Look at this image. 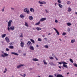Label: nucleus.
<instances>
[{
	"mask_svg": "<svg viewBox=\"0 0 77 77\" xmlns=\"http://www.w3.org/2000/svg\"><path fill=\"white\" fill-rule=\"evenodd\" d=\"M12 21V20H10L8 22V31H10L11 30H14L15 29V27L14 26H11V24ZM9 27H10V28Z\"/></svg>",
	"mask_w": 77,
	"mask_h": 77,
	"instance_id": "nucleus-1",
	"label": "nucleus"
},
{
	"mask_svg": "<svg viewBox=\"0 0 77 77\" xmlns=\"http://www.w3.org/2000/svg\"><path fill=\"white\" fill-rule=\"evenodd\" d=\"M23 11L25 12H26L28 14H30L29 10V9L26 8H25L24 9Z\"/></svg>",
	"mask_w": 77,
	"mask_h": 77,
	"instance_id": "nucleus-2",
	"label": "nucleus"
},
{
	"mask_svg": "<svg viewBox=\"0 0 77 77\" xmlns=\"http://www.w3.org/2000/svg\"><path fill=\"white\" fill-rule=\"evenodd\" d=\"M4 54H2L1 55V57H5V56H8L9 54L6 53H4Z\"/></svg>",
	"mask_w": 77,
	"mask_h": 77,
	"instance_id": "nucleus-3",
	"label": "nucleus"
},
{
	"mask_svg": "<svg viewBox=\"0 0 77 77\" xmlns=\"http://www.w3.org/2000/svg\"><path fill=\"white\" fill-rule=\"evenodd\" d=\"M27 44L28 47H30V46H31L32 45V42L30 41H28L27 43Z\"/></svg>",
	"mask_w": 77,
	"mask_h": 77,
	"instance_id": "nucleus-4",
	"label": "nucleus"
},
{
	"mask_svg": "<svg viewBox=\"0 0 77 77\" xmlns=\"http://www.w3.org/2000/svg\"><path fill=\"white\" fill-rule=\"evenodd\" d=\"M24 64H20L18 65L17 66V68H21V66H22V67H23V66H24Z\"/></svg>",
	"mask_w": 77,
	"mask_h": 77,
	"instance_id": "nucleus-5",
	"label": "nucleus"
},
{
	"mask_svg": "<svg viewBox=\"0 0 77 77\" xmlns=\"http://www.w3.org/2000/svg\"><path fill=\"white\" fill-rule=\"evenodd\" d=\"M38 3L41 5H44V4H46V2H45L43 1L42 2H41L40 1H38Z\"/></svg>",
	"mask_w": 77,
	"mask_h": 77,
	"instance_id": "nucleus-6",
	"label": "nucleus"
},
{
	"mask_svg": "<svg viewBox=\"0 0 77 77\" xmlns=\"http://www.w3.org/2000/svg\"><path fill=\"white\" fill-rule=\"evenodd\" d=\"M53 29H54V30L56 31V33H57V35H59V31H58L56 29V28H54Z\"/></svg>",
	"mask_w": 77,
	"mask_h": 77,
	"instance_id": "nucleus-7",
	"label": "nucleus"
},
{
	"mask_svg": "<svg viewBox=\"0 0 77 77\" xmlns=\"http://www.w3.org/2000/svg\"><path fill=\"white\" fill-rule=\"evenodd\" d=\"M24 42H21L20 43V46H21V47H24Z\"/></svg>",
	"mask_w": 77,
	"mask_h": 77,
	"instance_id": "nucleus-8",
	"label": "nucleus"
},
{
	"mask_svg": "<svg viewBox=\"0 0 77 77\" xmlns=\"http://www.w3.org/2000/svg\"><path fill=\"white\" fill-rule=\"evenodd\" d=\"M5 39L6 40L7 42H9V38H8V37H6L5 38Z\"/></svg>",
	"mask_w": 77,
	"mask_h": 77,
	"instance_id": "nucleus-9",
	"label": "nucleus"
},
{
	"mask_svg": "<svg viewBox=\"0 0 77 77\" xmlns=\"http://www.w3.org/2000/svg\"><path fill=\"white\" fill-rule=\"evenodd\" d=\"M29 47V49H30V50H34V48L33 46H30Z\"/></svg>",
	"mask_w": 77,
	"mask_h": 77,
	"instance_id": "nucleus-10",
	"label": "nucleus"
},
{
	"mask_svg": "<svg viewBox=\"0 0 77 77\" xmlns=\"http://www.w3.org/2000/svg\"><path fill=\"white\" fill-rule=\"evenodd\" d=\"M57 77H64L63 76H62V75L61 74H58L56 76Z\"/></svg>",
	"mask_w": 77,
	"mask_h": 77,
	"instance_id": "nucleus-11",
	"label": "nucleus"
},
{
	"mask_svg": "<svg viewBox=\"0 0 77 77\" xmlns=\"http://www.w3.org/2000/svg\"><path fill=\"white\" fill-rule=\"evenodd\" d=\"M45 20H46V18H43L41 19L40 20V21H45Z\"/></svg>",
	"mask_w": 77,
	"mask_h": 77,
	"instance_id": "nucleus-12",
	"label": "nucleus"
},
{
	"mask_svg": "<svg viewBox=\"0 0 77 77\" xmlns=\"http://www.w3.org/2000/svg\"><path fill=\"white\" fill-rule=\"evenodd\" d=\"M11 54H14V55H16V56H18V54L15 52H11Z\"/></svg>",
	"mask_w": 77,
	"mask_h": 77,
	"instance_id": "nucleus-13",
	"label": "nucleus"
},
{
	"mask_svg": "<svg viewBox=\"0 0 77 77\" xmlns=\"http://www.w3.org/2000/svg\"><path fill=\"white\" fill-rule=\"evenodd\" d=\"M63 67H65V68H68V66H67V65L66 64H63Z\"/></svg>",
	"mask_w": 77,
	"mask_h": 77,
	"instance_id": "nucleus-14",
	"label": "nucleus"
},
{
	"mask_svg": "<svg viewBox=\"0 0 77 77\" xmlns=\"http://www.w3.org/2000/svg\"><path fill=\"white\" fill-rule=\"evenodd\" d=\"M58 5L59 8H62L63 7L62 5L60 4H58Z\"/></svg>",
	"mask_w": 77,
	"mask_h": 77,
	"instance_id": "nucleus-15",
	"label": "nucleus"
},
{
	"mask_svg": "<svg viewBox=\"0 0 77 77\" xmlns=\"http://www.w3.org/2000/svg\"><path fill=\"white\" fill-rule=\"evenodd\" d=\"M20 17L21 18H24L25 17L24 16V15L23 14H21L20 15Z\"/></svg>",
	"mask_w": 77,
	"mask_h": 77,
	"instance_id": "nucleus-16",
	"label": "nucleus"
},
{
	"mask_svg": "<svg viewBox=\"0 0 77 77\" xmlns=\"http://www.w3.org/2000/svg\"><path fill=\"white\" fill-rule=\"evenodd\" d=\"M29 19L30 20H32L33 19V17H32V16H29Z\"/></svg>",
	"mask_w": 77,
	"mask_h": 77,
	"instance_id": "nucleus-17",
	"label": "nucleus"
},
{
	"mask_svg": "<svg viewBox=\"0 0 77 77\" xmlns=\"http://www.w3.org/2000/svg\"><path fill=\"white\" fill-rule=\"evenodd\" d=\"M6 36V34H3L2 36V38H5V36Z\"/></svg>",
	"mask_w": 77,
	"mask_h": 77,
	"instance_id": "nucleus-18",
	"label": "nucleus"
},
{
	"mask_svg": "<svg viewBox=\"0 0 77 77\" xmlns=\"http://www.w3.org/2000/svg\"><path fill=\"white\" fill-rule=\"evenodd\" d=\"M67 25L68 26H70L71 25V23H67Z\"/></svg>",
	"mask_w": 77,
	"mask_h": 77,
	"instance_id": "nucleus-19",
	"label": "nucleus"
},
{
	"mask_svg": "<svg viewBox=\"0 0 77 77\" xmlns=\"http://www.w3.org/2000/svg\"><path fill=\"white\" fill-rule=\"evenodd\" d=\"M36 29H37L38 30H41V28L37 27Z\"/></svg>",
	"mask_w": 77,
	"mask_h": 77,
	"instance_id": "nucleus-20",
	"label": "nucleus"
},
{
	"mask_svg": "<svg viewBox=\"0 0 77 77\" xmlns=\"http://www.w3.org/2000/svg\"><path fill=\"white\" fill-rule=\"evenodd\" d=\"M75 39H72L71 41V43H74V42H75Z\"/></svg>",
	"mask_w": 77,
	"mask_h": 77,
	"instance_id": "nucleus-21",
	"label": "nucleus"
},
{
	"mask_svg": "<svg viewBox=\"0 0 77 77\" xmlns=\"http://www.w3.org/2000/svg\"><path fill=\"white\" fill-rule=\"evenodd\" d=\"M9 48L11 49H13L14 48V46L11 45L9 46Z\"/></svg>",
	"mask_w": 77,
	"mask_h": 77,
	"instance_id": "nucleus-22",
	"label": "nucleus"
},
{
	"mask_svg": "<svg viewBox=\"0 0 77 77\" xmlns=\"http://www.w3.org/2000/svg\"><path fill=\"white\" fill-rule=\"evenodd\" d=\"M33 61H38V60L36 58L33 59Z\"/></svg>",
	"mask_w": 77,
	"mask_h": 77,
	"instance_id": "nucleus-23",
	"label": "nucleus"
},
{
	"mask_svg": "<svg viewBox=\"0 0 77 77\" xmlns=\"http://www.w3.org/2000/svg\"><path fill=\"white\" fill-rule=\"evenodd\" d=\"M43 62L44 63L45 65H47V62L45 60L43 61Z\"/></svg>",
	"mask_w": 77,
	"mask_h": 77,
	"instance_id": "nucleus-24",
	"label": "nucleus"
},
{
	"mask_svg": "<svg viewBox=\"0 0 77 77\" xmlns=\"http://www.w3.org/2000/svg\"><path fill=\"white\" fill-rule=\"evenodd\" d=\"M49 64L51 65H54V64L53 62H50L49 63Z\"/></svg>",
	"mask_w": 77,
	"mask_h": 77,
	"instance_id": "nucleus-25",
	"label": "nucleus"
},
{
	"mask_svg": "<svg viewBox=\"0 0 77 77\" xmlns=\"http://www.w3.org/2000/svg\"><path fill=\"white\" fill-rule=\"evenodd\" d=\"M68 12H71V9L69 7L68 8Z\"/></svg>",
	"mask_w": 77,
	"mask_h": 77,
	"instance_id": "nucleus-26",
	"label": "nucleus"
},
{
	"mask_svg": "<svg viewBox=\"0 0 77 77\" xmlns=\"http://www.w3.org/2000/svg\"><path fill=\"white\" fill-rule=\"evenodd\" d=\"M30 41H31V42H32V43H35V41L32 39H31Z\"/></svg>",
	"mask_w": 77,
	"mask_h": 77,
	"instance_id": "nucleus-27",
	"label": "nucleus"
},
{
	"mask_svg": "<svg viewBox=\"0 0 77 77\" xmlns=\"http://www.w3.org/2000/svg\"><path fill=\"white\" fill-rule=\"evenodd\" d=\"M66 3L68 5H69V4H71V2L69 1H67V2H66Z\"/></svg>",
	"mask_w": 77,
	"mask_h": 77,
	"instance_id": "nucleus-28",
	"label": "nucleus"
},
{
	"mask_svg": "<svg viewBox=\"0 0 77 77\" xmlns=\"http://www.w3.org/2000/svg\"><path fill=\"white\" fill-rule=\"evenodd\" d=\"M40 24V22H38L37 23H35V25H37V26H38Z\"/></svg>",
	"mask_w": 77,
	"mask_h": 77,
	"instance_id": "nucleus-29",
	"label": "nucleus"
},
{
	"mask_svg": "<svg viewBox=\"0 0 77 77\" xmlns=\"http://www.w3.org/2000/svg\"><path fill=\"white\" fill-rule=\"evenodd\" d=\"M9 44H10V45H14V42H12L9 43Z\"/></svg>",
	"mask_w": 77,
	"mask_h": 77,
	"instance_id": "nucleus-30",
	"label": "nucleus"
},
{
	"mask_svg": "<svg viewBox=\"0 0 77 77\" xmlns=\"http://www.w3.org/2000/svg\"><path fill=\"white\" fill-rule=\"evenodd\" d=\"M69 60L72 63H73V62H74V61H73V60H72L71 59H70Z\"/></svg>",
	"mask_w": 77,
	"mask_h": 77,
	"instance_id": "nucleus-31",
	"label": "nucleus"
},
{
	"mask_svg": "<svg viewBox=\"0 0 77 77\" xmlns=\"http://www.w3.org/2000/svg\"><path fill=\"white\" fill-rule=\"evenodd\" d=\"M25 25L26 26V27H28L29 26V25H28V24H27V23L25 22Z\"/></svg>",
	"mask_w": 77,
	"mask_h": 77,
	"instance_id": "nucleus-32",
	"label": "nucleus"
},
{
	"mask_svg": "<svg viewBox=\"0 0 77 77\" xmlns=\"http://www.w3.org/2000/svg\"><path fill=\"white\" fill-rule=\"evenodd\" d=\"M44 47L46 48H48V45H45V46Z\"/></svg>",
	"mask_w": 77,
	"mask_h": 77,
	"instance_id": "nucleus-33",
	"label": "nucleus"
},
{
	"mask_svg": "<svg viewBox=\"0 0 77 77\" xmlns=\"http://www.w3.org/2000/svg\"><path fill=\"white\" fill-rule=\"evenodd\" d=\"M73 65L75 66L76 67H77V64H76V63H73Z\"/></svg>",
	"mask_w": 77,
	"mask_h": 77,
	"instance_id": "nucleus-34",
	"label": "nucleus"
},
{
	"mask_svg": "<svg viewBox=\"0 0 77 77\" xmlns=\"http://www.w3.org/2000/svg\"><path fill=\"white\" fill-rule=\"evenodd\" d=\"M62 63H63V64H67V63L64 61L62 62Z\"/></svg>",
	"mask_w": 77,
	"mask_h": 77,
	"instance_id": "nucleus-35",
	"label": "nucleus"
},
{
	"mask_svg": "<svg viewBox=\"0 0 77 77\" xmlns=\"http://www.w3.org/2000/svg\"><path fill=\"white\" fill-rule=\"evenodd\" d=\"M20 37H23V34L22 33H21L20 34Z\"/></svg>",
	"mask_w": 77,
	"mask_h": 77,
	"instance_id": "nucleus-36",
	"label": "nucleus"
},
{
	"mask_svg": "<svg viewBox=\"0 0 77 77\" xmlns=\"http://www.w3.org/2000/svg\"><path fill=\"white\" fill-rule=\"evenodd\" d=\"M58 3H62V2L60 0H58Z\"/></svg>",
	"mask_w": 77,
	"mask_h": 77,
	"instance_id": "nucleus-37",
	"label": "nucleus"
},
{
	"mask_svg": "<svg viewBox=\"0 0 77 77\" xmlns=\"http://www.w3.org/2000/svg\"><path fill=\"white\" fill-rule=\"evenodd\" d=\"M38 41H42V39H41V38H38Z\"/></svg>",
	"mask_w": 77,
	"mask_h": 77,
	"instance_id": "nucleus-38",
	"label": "nucleus"
},
{
	"mask_svg": "<svg viewBox=\"0 0 77 77\" xmlns=\"http://www.w3.org/2000/svg\"><path fill=\"white\" fill-rule=\"evenodd\" d=\"M33 10V8H31L30 9V11H31V12H32Z\"/></svg>",
	"mask_w": 77,
	"mask_h": 77,
	"instance_id": "nucleus-39",
	"label": "nucleus"
},
{
	"mask_svg": "<svg viewBox=\"0 0 77 77\" xmlns=\"http://www.w3.org/2000/svg\"><path fill=\"white\" fill-rule=\"evenodd\" d=\"M49 58H50V59H51V60L53 59H54V58L53 57H50Z\"/></svg>",
	"mask_w": 77,
	"mask_h": 77,
	"instance_id": "nucleus-40",
	"label": "nucleus"
},
{
	"mask_svg": "<svg viewBox=\"0 0 77 77\" xmlns=\"http://www.w3.org/2000/svg\"><path fill=\"white\" fill-rule=\"evenodd\" d=\"M63 35V36H64L65 35H66V33L65 32H63V34H62Z\"/></svg>",
	"mask_w": 77,
	"mask_h": 77,
	"instance_id": "nucleus-41",
	"label": "nucleus"
},
{
	"mask_svg": "<svg viewBox=\"0 0 77 77\" xmlns=\"http://www.w3.org/2000/svg\"><path fill=\"white\" fill-rule=\"evenodd\" d=\"M18 52L19 53H21L22 52L20 50H19L18 51Z\"/></svg>",
	"mask_w": 77,
	"mask_h": 77,
	"instance_id": "nucleus-42",
	"label": "nucleus"
},
{
	"mask_svg": "<svg viewBox=\"0 0 77 77\" xmlns=\"http://www.w3.org/2000/svg\"><path fill=\"white\" fill-rule=\"evenodd\" d=\"M54 57H55V59H56V60H59L58 59H57V57H56V56H54Z\"/></svg>",
	"mask_w": 77,
	"mask_h": 77,
	"instance_id": "nucleus-43",
	"label": "nucleus"
},
{
	"mask_svg": "<svg viewBox=\"0 0 77 77\" xmlns=\"http://www.w3.org/2000/svg\"><path fill=\"white\" fill-rule=\"evenodd\" d=\"M6 51H9V49H8V48H6Z\"/></svg>",
	"mask_w": 77,
	"mask_h": 77,
	"instance_id": "nucleus-44",
	"label": "nucleus"
},
{
	"mask_svg": "<svg viewBox=\"0 0 77 77\" xmlns=\"http://www.w3.org/2000/svg\"><path fill=\"white\" fill-rule=\"evenodd\" d=\"M67 31H68V32H69L70 31V28H68L67 29Z\"/></svg>",
	"mask_w": 77,
	"mask_h": 77,
	"instance_id": "nucleus-45",
	"label": "nucleus"
},
{
	"mask_svg": "<svg viewBox=\"0 0 77 77\" xmlns=\"http://www.w3.org/2000/svg\"><path fill=\"white\" fill-rule=\"evenodd\" d=\"M59 64H60V65H62V63H61L60 62H58Z\"/></svg>",
	"mask_w": 77,
	"mask_h": 77,
	"instance_id": "nucleus-46",
	"label": "nucleus"
},
{
	"mask_svg": "<svg viewBox=\"0 0 77 77\" xmlns=\"http://www.w3.org/2000/svg\"><path fill=\"white\" fill-rule=\"evenodd\" d=\"M55 23H57L58 22V21L57 20H55Z\"/></svg>",
	"mask_w": 77,
	"mask_h": 77,
	"instance_id": "nucleus-47",
	"label": "nucleus"
},
{
	"mask_svg": "<svg viewBox=\"0 0 77 77\" xmlns=\"http://www.w3.org/2000/svg\"><path fill=\"white\" fill-rule=\"evenodd\" d=\"M14 8H11V10H12L13 11L14 10Z\"/></svg>",
	"mask_w": 77,
	"mask_h": 77,
	"instance_id": "nucleus-48",
	"label": "nucleus"
},
{
	"mask_svg": "<svg viewBox=\"0 0 77 77\" xmlns=\"http://www.w3.org/2000/svg\"><path fill=\"white\" fill-rule=\"evenodd\" d=\"M54 77V76L51 75H49V77Z\"/></svg>",
	"mask_w": 77,
	"mask_h": 77,
	"instance_id": "nucleus-49",
	"label": "nucleus"
},
{
	"mask_svg": "<svg viewBox=\"0 0 77 77\" xmlns=\"http://www.w3.org/2000/svg\"><path fill=\"white\" fill-rule=\"evenodd\" d=\"M23 77H25V76H26V74H24L23 75Z\"/></svg>",
	"mask_w": 77,
	"mask_h": 77,
	"instance_id": "nucleus-50",
	"label": "nucleus"
},
{
	"mask_svg": "<svg viewBox=\"0 0 77 77\" xmlns=\"http://www.w3.org/2000/svg\"><path fill=\"white\" fill-rule=\"evenodd\" d=\"M44 39L45 40H46V41L47 40V38H44Z\"/></svg>",
	"mask_w": 77,
	"mask_h": 77,
	"instance_id": "nucleus-51",
	"label": "nucleus"
},
{
	"mask_svg": "<svg viewBox=\"0 0 77 77\" xmlns=\"http://www.w3.org/2000/svg\"><path fill=\"white\" fill-rule=\"evenodd\" d=\"M5 71H8V69L6 68H5Z\"/></svg>",
	"mask_w": 77,
	"mask_h": 77,
	"instance_id": "nucleus-52",
	"label": "nucleus"
},
{
	"mask_svg": "<svg viewBox=\"0 0 77 77\" xmlns=\"http://www.w3.org/2000/svg\"><path fill=\"white\" fill-rule=\"evenodd\" d=\"M45 11H46V13H48V11L47 10H45Z\"/></svg>",
	"mask_w": 77,
	"mask_h": 77,
	"instance_id": "nucleus-53",
	"label": "nucleus"
},
{
	"mask_svg": "<svg viewBox=\"0 0 77 77\" xmlns=\"http://www.w3.org/2000/svg\"><path fill=\"white\" fill-rule=\"evenodd\" d=\"M36 47H39V45H36Z\"/></svg>",
	"mask_w": 77,
	"mask_h": 77,
	"instance_id": "nucleus-54",
	"label": "nucleus"
},
{
	"mask_svg": "<svg viewBox=\"0 0 77 77\" xmlns=\"http://www.w3.org/2000/svg\"><path fill=\"white\" fill-rule=\"evenodd\" d=\"M52 56H54V54H53V53H52Z\"/></svg>",
	"mask_w": 77,
	"mask_h": 77,
	"instance_id": "nucleus-55",
	"label": "nucleus"
},
{
	"mask_svg": "<svg viewBox=\"0 0 77 77\" xmlns=\"http://www.w3.org/2000/svg\"><path fill=\"white\" fill-rule=\"evenodd\" d=\"M23 55L24 56H26V53L23 54Z\"/></svg>",
	"mask_w": 77,
	"mask_h": 77,
	"instance_id": "nucleus-56",
	"label": "nucleus"
},
{
	"mask_svg": "<svg viewBox=\"0 0 77 77\" xmlns=\"http://www.w3.org/2000/svg\"><path fill=\"white\" fill-rule=\"evenodd\" d=\"M2 12H4V11H5V10H4V8H3V9H2Z\"/></svg>",
	"mask_w": 77,
	"mask_h": 77,
	"instance_id": "nucleus-57",
	"label": "nucleus"
},
{
	"mask_svg": "<svg viewBox=\"0 0 77 77\" xmlns=\"http://www.w3.org/2000/svg\"><path fill=\"white\" fill-rule=\"evenodd\" d=\"M58 71H59V72H60V71H61V70H58Z\"/></svg>",
	"mask_w": 77,
	"mask_h": 77,
	"instance_id": "nucleus-58",
	"label": "nucleus"
},
{
	"mask_svg": "<svg viewBox=\"0 0 77 77\" xmlns=\"http://www.w3.org/2000/svg\"><path fill=\"white\" fill-rule=\"evenodd\" d=\"M3 72H4V73H6V72L5 71H4Z\"/></svg>",
	"mask_w": 77,
	"mask_h": 77,
	"instance_id": "nucleus-59",
	"label": "nucleus"
},
{
	"mask_svg": "<svg viewBox=\"0 0 77 77\" xmlns=\"http://www.w3.org/2000/svg\"><path fill=\"white\" fill-rule=\"evenodd\" d=\"M58 67L59 68H60V69H61V67H60V66H59Z\"/></svg>",
	"mask_w": 77,
	"mask_h": 77,
	"instance_id": "nucleus-60",
	"label": "nucleus"
},
{
	"mask_svg": "<svg viewBox=\"0 0 77 77\" xmlns=\"http://www.w3.org/2000/svg\"><path fill=\"white\" fill-rule=\"evenodd\" d=\"M45 36L44 35H42V37H45Z\"/></svg>",
	"mask_w": 77,
	"mask_h": 77,
	"instance_id": "nucleus-61",
	"label": "nucleus"
},
{
	"mask_svg": "<svg viewBox=\"0 0 77 77\" xmlns=\"http://www.w3.org/2000/svg\"><path fill=\"white\" fill-rule=\"evenodd\" d=\"M56 5H57V3H55V6H56Z\"/></svg>",
	"mask_w": 77,
	"mask_h": 77,
	"instance_id": "nucleus-62",
	"label": "nucleus"
},
{
	"mask_svg": "<svg viewBox=\"0 0 77 77\" xmlns=\"http://www.w3.org/2000/svg\"><path fill=\"white\" fill-rule=\"evenodd\" d=\"M20 75H21V76H23V75H22V74H20Z\"/></svg>",
	"mask_w": 77,
	"mask_h": 77,
	"instance_id": "nucleus-63",
	"label": "nucleus"
},
{
	"mask_svg": "<svg viewBox=\"0 0 77 77\" xmlns=\"http://www.w3.org/2000/svg\"><path fill=\"white\" fill-rule=\"evenodd\" d=\"M75 14H76V15H77V12H75Z\"/></svg>",
	"mask_w": 77,
	"mask_h": 77,
	"instance_id": "nucleus-64",
	"label": "nucleus"
}]
</instances>
